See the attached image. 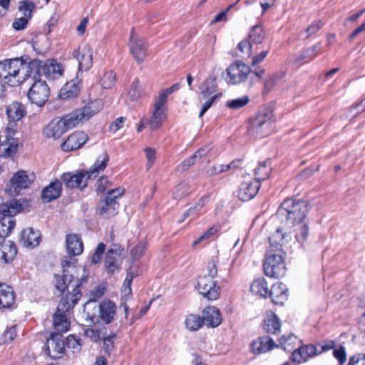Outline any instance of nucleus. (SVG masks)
<instances>
[{
  "label": "nucleus",
  "mask_w": 365,
  "mask_h": 365,
  "mask_svg": "<svg viewBox=\"0 0 365 365\" xmlns=\"http://www.w3.org/2000/svg\"><path fill=\"white\" fill-rule=\"evenodd\" d=\"M291 237L289 234L277 230L269 237V253L267 255L263 267L265 274L269 277L277 278L285 273V264L282 257V246L287 243Z\"/></svg>",
  "instance_id": "1"
},
{
  "label": "nucleus",
  "mask_w": 365,
  "mask_h": 365,
  "mask_svg": "<svg viewBox=\"0 0 365 365\" xmlns=\"http://www.w3.org/2000/svg\"><path fill=\"white\" fill-rule=\"evenodd\" d=\"M308 204L306 201L294 199H286L281 204L276 213L277 217L282 226L277 230H282L289 235L287 230L299 225L305 218Z\"/></svg>",
  "instance_id": "2"
},
{
  "label": "nucleus",
  "mask_w": 365,
  "mask_h": 365,
  "mask_svg": "<svg viewBox=\"0 0 365 365\" xmlns=\"http://www.w3.org/2000/svg\"><path fill=\"white\" fill-rule=\"evenodd\" d=\"M28 65L19 58L6 59L0 62V78L4 83L16 86L31 78L28 75Z\"/></svg>",
  "instance_id": "3"
},
{
  "label": "nucleus",
  "mask_w": 365,
  "mask_h": 365,
  "mask_svg": "<svg viewBox=\"0 0 365 365\" xmlns=\"http://www.w3.org/2000/svg\"><path fill=\"white\" fill-rule=\"evenodd\" d=\"M108 159V155L104 153L102 159H98L89 171L81 170L63 173L61 180L67 187L83 189L87 186L88 179L96 177L100 170H103L106 168Z\"/></svg>",
  "instance_id": "4"
},
{
  "label": "nucleus",
  "mask_w": 365,
  "mask_h": 365,
  "mask_svg": "<svg viewBox=\"0 0 365 365\" xmlns=\"http://www.w3.org/2000/svg\"><path fill=\"white\" fill-rule=\"evenodd\" d=\"M84 312L86 319L93 324L102 322L109 324L115 318L117 306L110 299H104L98 304L86 302L84 306Z\"/></svg>",
  "instance_id": "5"
},
{
  "label": "nucleus",
  "mask_w": 365,
  "mask_h": 365,
  "mask_svg": "<svg viewBox=\"0 0 365 365\" xmlns=\"http://www.w3.org/2000/svg\"><path fill=\"white\" fill-rule=\"evenodd\" d=\"M68 279V277L66 275L64 279L57 277L55 284L56 289L61 292H67L66 296L60 300L56 312L64 314L78 303V301L81 297L79 289L81 286V282L80 280H76L67 283Z\"/></svg>",
  "instance_id": "6"
},
{
  "label": "nucleus",
  "mask_w": 365,
  "mask_h": 365,
  "mask_svg": "<svg viewBox=\"0 0 365 365\" xmlns=\"http://www.w3.org/2000/svg\"><path fill=\"white\" fill-rule=\"evenodd\" d=\"M28 73L33 79L44 76L47 78L56 79L63 74V68L60 63L54 59H48L46 61L39 59H34L28 64Z\"/></svg>",
  "instance_id": "7"
},
{
  "label": "nucleus",
  "mask_w": 365,
  "mask_h": 365,
  "mask_svg": "<svg viewBox=\"0 0 365 365\" xmlns=\"http://www.w3.org/2000/svg\"><path fill=\"white\" fill-rule=\"evenodd\" d=\"M23 210V205L13 199L0 205V237H6L15 226L13 217Z\"/></svg>",
  "instance_id": "8"
},
{
  "label": "nucleus",
  "mask_w": 365,
  "mask_h": 365,
  "mask_svg": "<svg viewBox=\"0 0 365 365\" xmlns=\"http://www.w3.org/2000/svg\"><path fill=\"white\" fill-rule=\"evenodd\" d=\"M273 113L270 110H264L252 118L249 122L248 133L255 138H263L269 135L272 125Z\"/></svg>",
  "instance_id": "9"
},
{
  "label": "nucleus",
  "mask_w": 365,
  "mask_h": 365,
  "mask_svg": "<svg viewBox=\"0 0 365 365\" xmlns=\"http://www.w3.org/2000/svg\"><path fill=\"white\" fill-rule=\"evenodd\" d=\"M199 88L200 90L201 98L205 100L199 113V118H201L212 106V103L221 96V93H215L217 91V86L215 83V77L214 76H210L202 83Z\"/></svg>",
  "instance_id": "10"
},
{
  "label": "nucleus",
  "mask_w": 365,
  "mask_h": 365,
  "mask_svg": "<svg viewBox=\"0 0 365 365\" xmlns=\"http://www.w3.org/2000/svg\"><path fill=\"white\" fill-rule=\"evenodd\" d=\"M35 175L33 173L29 174L27 172L20 170L16 173L10 180L9 187L6 192L9 195H19L23 190L26 189L34 181Z\"/></svg>",
  "instance_id": "11"
},
{
  "label": "nucleus",
  "mask_w": 365,
  "mask_h": 365,
  "mask_svg": "<svg viewBox=\"0 0 365 365\" xmlns=\"http://www.w3.org/2000/svg\"><path fill=\"white\" fill-rule=\"evenodd\" d=\"M35 81L28 91V98L31 103L41 107L48 100L50 89L45 81L34 79Z\"/></svg>",
  "instance_id": "12"
},
{
  "label": "nucleus",
  "mask_w": 365,
  "mask_h": 365,
  "mask_svg": "<svg viewBox=\"0 0 365 365\" xmlns=\"http://www.w3.org/2000/svg\"><path fill=\"white\" fill-rule=\"evenodd\" d=\"M251 70L248 66L242 61H236L227 68V82L230 84H238L244 82Z\"/></svg>",
  "instance_id": "13"
},
{
  "label": "nucleus",
  "mask_w": 365,
  "mask_h": 365,
  "mask_svg": "<svg viewBox=\"0 0 365 365\" xmlns=\"http://www.w3.org/2000/svg\"><path fill=\"white\" fill-rule=\"evenodd\" d=\"M130 52L138 63L143 61L147 56L148 46L145 40L138 36L132 29L128 43Z\"/></svg>",
  "instance_id": "14"
},
{
  "label": "nucleus",
  "mask_w": 365,
  "mask_h": 365,
  "mask_svg": "<svg viewBox=\"0 0 365 365\" xmlns=\"http://www.w3.org/2000/svg\"><path fill=\"white\" fill-rule=\"evenodd\" d=\"M197 287L199 293L208 300H215L220 295V287L216 282L206 275L198 279Z\"/></svg>",
  "instance_id": "15"
},
{
  "label": "nucleus",
  "mask_w": 365,
  "mask_h": 365,
  "mask_svg": "<svg viewBox=\"0 0 365 365\" xmlns=\"http://www.w3.org/2000/svg\"><path fill=\"white\" fill-rule=\"evenodd\" d=\"M65 350V342L63 336L59 333H53L47 339L45 351L53 359L63 356Z\"/></svg>",
  "instance_id": "16"
},
{
  "label": "nucleus",
  "mask_w": 365,
  "mask_h": 365,
  "mask_svg": "<svg viewBox=\"0 0 365 365\" xmlns=\"http://www.w3.org/2000/svg\"><path fill=\"white\" fill-rule=\"evenodd\" d=\"M4 140L0 143V155L4 158L14 155L18 149V140L13 138L14 130L13 128L6 127Z\"/></svg>",
  "instance_id": "17"
},
{
  "label": "nucleus",
  "mask_w": 365,
  "mask_h": 365,
  "mask_svg": "<svg viewBox=\"0 0 365 365\" xmlns=\"http://www.w3.org/2000/svg\"><path fill=\"white\" fill-rule=\"evenodd\" d=\"M73 56L78 61V70L80 71H86L91 68L93 65V51L91 47L88 45L80 46L77 51L73 52Z\"/></svg>",
  "instance_id": "18"
},
{
  "label": "nucleus",
  "mask_w": 365,
  "mask_h": 365,
  "mask_svg": "<svg viewBox=\"0 0 365 365\" xmlns=\"http://www.w3.org/2000/svg\"><path fill=\"white\" fill-rule=\"evenodd\" d=\"M123 250V249L118 245H113L108 250L105 259V267L108 272H114L119 269Z\"/></svg>",
  "instance_id": "19"
},
{
  "label": "nucleus",
  "mask_w": 365,
  "mask_h": 365,
  "mask_svg": "<svg viewBox=\"0 0 365 365\" xmlns=\"http://www.w3.org/2000/svg\"><path fill=\"white\" fill-rule=\"evenodd\" d=\"M88 139V135L84 132L73 133L61 144V148L66 152L76 150L84 145Z\"/></svg>",
  "instance_id": "20"
},
{
  "label": "nucleus",
  "mask_w": 365,
  "mask_h": 365,
  "mask_svg": "<svg viewBox=\"0 0 365 365\" xmlns=\"http://www.w3.org/2000/svg\"><path fill=\"white\" fill-rule=\"evenodd\" d=\"M259 182L257 181H245L240 185L237 196L242 201H248L252 199L259 189Z\"/></svg>",
  "instance_id": "21"
},
{
  "label": "nucleus",
  "mask_w": 365,
  "mask_h": 365,
  "mask_svg": "<svg viewBox=\"0 0 365 365\" xmlns=\"http://www.w3.org/2000/svg\"><path fill=\"white\" fill-rule=\"evenodd\" d=\"M317 355V347L315 346H301L292 352V360L295 363L300 364Z\"/></svg>",
  "instance_id": "22"
},
{
  "label": "nucleus",
  "mask_w": 365,
  "mask_h": 365,
  "mask_svg": "<svg viewBox=\"0 0 365 365\" xmlns=\"http://www.w3.org/2000/svg\"><path fill=\"white\" fill-rule=\"evenodd\" d=\"M279 346L274 340L267 336L257 338L251 344L252 351L255 354H261L266 353L273 348Z\"/></svg>",
  "instance_id": "23"
},
{
  "label": "nucleus",
  "mask_w": 365,
  "mask_h": 365,
  "mask_svg": "<svg viewBox=\"0 0 365 365\" xmlns=\"http://www.w3.org/2000/svg\"><path fill=\"white\" fill-rule=\"evenodd\" d=\"M288 289L287 286L282 282H278L272 286L271 289H269L268 296L271 297L274 304L282 305L287 299Z\"/></svg>",
  "instance_id": "24"
},
{
  "label": "nucleus",
  "mask_w": 365,
  "mask_h": 365,
  "mask_svg": "<svg viewBox=\"0 0 365 365\" xmlns=\"http://www.w3.org/2000/svg\"><path fill=\"white\" fill-rule=\"evenodd\" d=\"M66 131L65 124L63 123L61 119L55 118L48 124L43 132L46 138L58 139Z\"/></svg>",
  "instance_id": "25"
},
{
  "label": "nucleus",
  "mask_w": 365,
  "mask_h": 365,
  "mask_svg": "<svg viewBox=\"0 0 365 365\" xmlns=\"http://www.w3.org/2000/svg\"><path fill=\"white\" fill-rule=\"evenodd\" d=\"M6 113L10 120L7 127L13 128L15 130V121L21 120L26 115V110L21 103L14 102L7 108Z\"/></svg>",
  "instance_id": "26"
},
{
  "label": "nucleus",
  "mask_w": 365,
  "mask_h": 365,
  "mask_svg": "<svg viewBox=\"0 0 365 365\" xmlns=\"http://www.w3.org/2000/svg\"><path fill=\"white\" fill-rule=\"evenodd\" d=\"M17 254V249L14 242L3 240L0 243V261L3 263L11 262Z\"/></svg>",
  "instance_id": "27"
},
{
  "label": "nucleus",
  "mask_w": 365,
  "mask_h": 365,
  "mask_svg": "<svg viewBox=\"0 0 365 365\" xmlns=\"http://www.w3.org/2000/svg\"><path fill=\"white\" fill-rule=\"evenodd\" d=\"M62 191V183L60 180H56L44 187L41 192L42 200L45 202H50L58 198Z\"/></svg>",
  "instance_id": "28"
},
{
  "label": "nucleus",
  "mask_w": 365,
  "mask_h": 365,
  "mask_svg": "<svg viewBox=\"0 0 365 365\" xmlns=\"http://www.w3.org/2000/svg\"><path fill=\"white\" fill-rule=\"evenodd\" d=\"M203 324L211 327H216L221 323L220 311L215 307H207L202 311Z\"/></svg>",
  "instance_id": "29"
},
{
  "label": "nucleus",
  "mask_w": 365,
  "mask_h": 365,
  "mask_svg": "<svg viewBox=\"0 0 365 365\" xmlns=\"http://www.w3.org/2000/svg\"><path fill=\"white\" fill-rule=\"evenodd\" d=\"M15 300L13 288L6 284L0 283V309L9 308Z\"/></svg>",
  "instance_id": "30"
},
{
  "label": "nucleus",
  "mask_w": 365,
  "mask_h": 365,
  "mask_svg": "<svg viewBox=\"0 0 365 365\" xmlns=\"http://www.w3.org/2000/svg\"><path fill=\"white\" fill-rule=\"evenodd\" d=\"M40 233L33 228H27L22 231L20 242L25 247H34L39 244Z\"/></svg>",
  "instance_id": "31"
},
{
  "label": "nucleus",
  "mask_w": 365,
  "mask_h": 365,
  "mask_svg": "<svg viewBox=\"0 0 365 365\" xmlns=\"http://www.w3.org/2000/svg\"><path fill=\"white\" fill-rule=\"evenodd\" d=\"M66 249L70 255H79L83 252V245L81 237L76 234L66 236Z\"/></svg>",
  "instance_id": "32"
},
{
  "label": "nucleus",
  "mask_w": 365,
  "mask_h": 365,
  "mask_svg": "<svg viewBox=\"0 0 365 365\" xmlns=\"http://www.w3.org/2000/svg\"><path fill=\"white\" fill-rule=\"evenodd\" d=\"M101 109V103L98 101L91 102L83 106L81 109H78L83 121L89 120L93 115L98 113Z\"/></svg>",
  "instance_id": "33"
},
{
  "label": "nucleus",
  "mask_w": 365,
  "mask_h": 365,
  "mask_svg": "<svg viewBox=\"0 0 365 365\" xmlns=\"http://www.w3.org/2000/svg\"><path fill=\"white\" fill-rule=\"evenodd\" d=\"M53 322L56 333L61 334L68 330L70 322L66 314L56 312L53 317Z\"/></svg>",
  "instance_id": "34"
},
{
  "label": "nucleus",
  "mask_w": 365,
  "mask_h": 365,
  "mask_svg": "<svg viewBox=\"0 0 365 365\" xmlns=\"http://www.w3.org/2000/svg\"><path fill=\"white\" fill-rule=\"evenodd\" d=\"M271 170V165L269 160L259 162L254 170L255 181L259 182L261 180H265L267 179Z\"/></svg>",
  "instance_id": "35"
},
{
  "label": "nucleus",
  "mask_w": 365,
  "mask_h": 365,
  "mask_svg": "<svg viewBox=\"0 0 365 365\" xmlns=\"http://www.w3.org/2000/svg\"><path fill=\"white\" fill-rule=\"evenodd\" d=\"M264 326L267 333L277 334L280 329L281 324L277 316L274 313L270 312L267 314Z\"/></svg>",
  "instance_id": "36"
},
{
  "label": "nucleus",
  "mask_w": 365,
  "mask_h": 365,
  "mask_svg": "<svg viewBox=\"0 0 365 365\" xmlns=\"http://www.w3.org/2000/svg\"><path fill=\"white\" fill-rule=\"evenodd\" d=\"M165 109L154 108L152 112V116L147 120V123L151 130H156L161 126L162 123L165 119Z\"/></svg>",
  "instance_id": "37"
},
{
  "label": "nucleus",
  "mask_w": 365,
  "mask_h": 365,
  "mask_svg": "<svg viewBox=\"0 0 365 365\" xmlns=\"http://www.w3.org/2000/svg\"><path fill=\"white\" fill-rule=\"evenodd\" d=\"M250 291L254 294L267 297L268 296L269 288L266 280L264 278L255 279L250 286Z\"/></svg>",
  "instance_id": "38"
},
{
  "label": "nucleus",
  "mask_w": 365,
  "mask_h": 365,
  "mask_svg": "<svg viewBox=\"0 0 365 365\" xmlns=\"http://www.w3.org/2000/svg\"><path fill=\"white\" fill-rule=\"evenodd\" d=\"M118 204L116 201L111 200V198L106 197L100 207L99 213L106 217L113 216L116 213Z\"/></svg>",
  "instance_id": "39"
},
{
  "label": "nucleus",
  "mask_w": 365,
  "mask_h": 365,
  "mask_svg": "<svg viewBox=\"0 0 365 365\" xmlns=\"http://www.w3.org/2000/svg\"><path fill=\"white\" fill-rule=\"evenodd\" d=\"M61 119L63 121V123L65 124V127L67 130L78 125L80 123L83 122L78 110L65 115Z\"/></svg>",
  "instance_id": "40"
},
{
  "label": "nucleus",
  "mask_w": 365,
  "mask_h": 365,
  "mask_svg": "<svg viewBox=\"0 0 365 365\" xmlns=\"http://www.w3.org/2000/svg\"><path fill=\"white\" fill-rule=\"evenodd\" d=\"M248 38L249 42H251V45L253 43L260 44L265 38V33L261 26L255 25L250 30Z\"/></svg>",
  "instance_id": "41"
},
{
  "label": "nucleus",
  "mask_w": 365,
  "mask_h": 365,
  "mask_svg": "<svg viewBox=\"0 0 365 365\" xmlns=\"http://www.w3.org/2000/svg\"><path fill=\"white\" fill-rule=\"evenodd\" d=\"M79 88L74 83H68L59 91V97L61 99H70L76 98L78 94Z\"/></svg>",
  "instance_id": "42"
},
{
  "label": "nucleus",
  "mask_w": 365,
  "mask_h": 365,
  "mask_svg": "<svg viewBox=\"0 0 365 365\" xmlns=\"http://www.w3.org/2000/svg\"><path fill=\"white\" fill-rule=\"evenodd\" d=\"M185 327L190 331L198 330L203 324L202 319L197 314H189L185 319Z\"/></svg>",
  "instance_id": "43"
},
{
  "label": "nucleus",
  "mask_w": 365,
  "mask_h": 365,
  "mask_svg": "<svg viewBox=\"0 0 365 365\" xmlns=\"http://www.w3.org/2000/svg\"><path fill=\"white\" fill-rule=\"evenodd\" d=\"M298 341L297 337L294 334L284 335L279 339V345L284 351H291Z\"/></svg>",
  "instance_id": "44"
},
{
  "label": "nucleus",
  "mask_w": 365,
  "mask_h": 365,
  "mask_svg": "<svg viewBox=\"0 0 365 365\" xmlns=\"http://www.w3.org/2000/svg\"><path fill=\"white\" fill-rule=\"evenodd\" d=\"M36 8V4L29 0H24L19 2V10L23 14L24 17L30 19L32 12Z\"/></svg>",
  "instance_id": "45"
},
{
  "label": "nucleus",
  "mask_w": 365,
  "mask_h": 365,
  "mask_svg": "<svg viewBox=\"0 0 365 365\" xmlns=\"http://www.w3.org/2000/svg\"><path fill=\"white\" fill-rule=\"evenodd\" d=\"M133 279V274L131 272H128L121 289V298L124 301H127L132 294L130 285Z\"/></svg>",
  "instance_id": "46"
},
{
  "label": "nucleus",
  "mask_w": 365,
  "mask_h": 365,
  "mask_svg": "<svg viewBox=\"0 0 365 365\" xmlns=\"http://www.w3.org/2000/svg\"><path fill=\"white\" fill-rule=\"evenodd\" d=\"M61 265H62V267H63V276L61 277V276H58V275H55V282H56V278L57 277H59L60 279H64L66 277V275L68 277V279L67 280V283H70V282H73V281H76V280H80L81 282V284L83 283V281L86 280V276L84 277H81V279H78V278H75L73 276V274H69V270L68 269H66V267H69L70 266V261L68 260L67 259H63L62 262H61Z\"/></svg>",
  "instance_id": "47"
},
{
  "label": "nucleus",
  "mask_w": 365,
  "mask_h": 365,
  "mask_svg": "<svg viewBox=\"0 0 365 365\" xmlns=\"http://www.w3.org/2000/svg\"><path fill=\"white\" fill-rule=\"evenodd\" d=\"M250 101L248 96H243L241 98L230 100L227 102V107L232 110H237L245 106Z\"/></svg>",
  "instance_id": "48"
},
{
  "label": "nucleus",
  "mask_w": 365,
  "mask_h": 365,
  "mask_svg": "<svg viewBox=\"0 0 365 365\" xmlns=\"http://www.w3.org/2000/svg\"><path fill=\"white\" fill-rule=\"evenodd\" d=\"M129 97L131 101H137L143 95V90L140 88L138 80H135L130 86V89L128 92Z\"/></svg>",
  "instance_id": "49"
},
{
  "label": "nucleus",
  "mask_w": 365,
  "mask_h": 365,
  "mask_svg": "<svg viewBox=\"0 0 365 365\" xmlns=\"http://www.w3.org/2000/svg\"><path fill=\"white\" fill-rule=\"evenodd\" d=\"M101 84L103 88L108 89L113 87L115 83V75L110 71L106 72L101 78Z\"/></svg>",
  "instance_id": "50"
},
{
  "label": "nucleus",
  "mask_w": 365,
  "mask_h": 365,
  "mask_svg": "<svg viewBox=\"0 0 365 365\" xmlns=\"http://www.w3.org/2000/svg\"><path fill=\"white\" fill-rule=\"evenodd\" d=\"M66 346L73 353H78L81 349V339L75 335H69L67 337Z\"/></svg>",
  "instance_id": "51"
},
{
  "label": "nucleus",
  "mask_w": 365,
  "mask_h": 365,
  "mask_svg": "<svg viewBox=\"0 0 365 365\" xmlns=\"http://www.w3.org/2000/svg\"><path fill=\"white\" fill-rule=\"evenodd\" d=\"M189 185L185 182H182L178 185L173 192V197L175 200H181L183 197L189 193Z\"/></svg>",
  "instance_id": "52"
},
{
  "label": "nucleus",
  "mask_w": 365,
  "mask_h": 365,
  "mask_svg": "<svg viewBox=\"0 0 365 365\" xmlns=\"http://www.w3.org/2000/svg\"><path fill=\"white\" fill-rule=\"evenodd\" d=\"M106 287L103 284L98 285L91 290L89 294V300L87 302L96 303V300L101 298L105 292Z\"/></svg>",
  "instance_id": "53"
},
{
  "label": "nucleus",
  "mask_w": 365,
  "mask_h": 365,
  "mask_svg": "<svg viewBox=\"0 0 365 365\" xmlns=\"http://www.w3.org/2000/svg\"><path fill=\"white\" fill-rule=\"evenodd\" d=\"M323 26V24L320 21H314L310 26H309L306 30L300 33V35L303 36L305 35L304 38H307L312 35L316 34Z\"/></svg>",
  "instance_id": "54"
},
{
  "label": "nucleus",
  "mask_w": 365,
  "mask_h": 365,
  "mask_svg": "<svg viewBox=\"0 0 365 365\" xmlns=\"http://www.w3.org/2000/svg\"><path fill=\"white\" fill-rule=\"evenodd\" d=\"M298 226H299V228L295 230V237L297 240L302 244L307 238L309 234V227L307 226V225H301V223Z\"/></svg>",
  "instance_id": "55"
},
{
  "label": "nucleus",
  "mask_w": 365,
  "mask_h": 365,
  "mask_svg": "<svg viewBox=\"0 0 365 365\" xmlns=\"http://www.w3.org/2000/svg\"><path fill=\"white\" fill-rule=\"evenodd\" d=\"M170 94L166 92V91L162 90L159 93V96L155 98V103H154V108L158 109H165V105L167 102V98Z\"/></svg>",
  "instance_id": "56"
},
{
  "label": "nucleus",
  "mask_w": 365,
  "mask_h": 365,
  "mask_svg": "<svg viewBox=\"0 0 365 365\" xmlns=\"http://www.w3.org/2000/svg\"><path fill=\"white\" fill-rule=\"evenodd\" d=\"M115 339L116 335L115 334H110L103 339V349L105 352L109 355L114 348Z\"/></svg>",
  "instance_id": "57"
},
{
  "label": "nucleus",
  "mask_w": 365,
  "mask_h": 365,
  "mask_svg": "<svg viewBox=\"0 0 365 365\" xmlns=\"http://www.w3.org/2000/svg\"><path fill=\"white\" fill-rule=\"evenodd\" d=\"M106 245L103 243H99L91 257L93 264H98L101 262L102 255L105 252Z\"/></svg>",
  "instance_id": "58"
},
{
  "label": "nucleus",
  "mask_w": 365,
  "mask_h": 365,
  "mask_svg": "<svg viewBox=\"0 0 365 365\" xmlns=\"http://www.w3.org/2000/svg\"><path fill=\"white\" fill-rule=\"evenodd\" d=\"M146 250V244L145 242H140L131 250V256L133 259H137L143 256Z\"/></svg>",
  "instance_id": "59"
},
{
  "label": "nucleus",
  "mask_w": 365,
  "mask_h": 365,
  "mask_svg": "<svg viewBox=\"0 0 365 365\" xmlns=\"http://www.w3.org/2000/svg\"><path fill=\"white\" fill-rule=\"evenodd\" d=\"M319 50L317 45L312 46L302 52L294 60L295 63H299L307 57L312 56L314 52Z\"/></svg>",
  "instance_id": "60"
},
{
  "label": "nucleus",
  "mask_w": 365,
  "mask_h": 365,
  "mask_svg": "<svg viewBox=\"0 0 365 365\" xmlns=\"http://www.w3.org/2000/svg\"><path fill=\"white\" fill-rule=\"evenodd\" d=\"M333 355L339 361L340 365H343L346 360V350L342 346L335 349L333 351Z\"/></svg>",
  "instance_id": "61"
},
{
  "label": "nucleus",
  "mask_w": 365,
  "mask_h": 365,
  "mask_svg": "<svg viewBox=\"0 0 365 365\" xmlns=\"http://www.w3.org/2000/svg\"><path fill=\"white\" fill-rule=\"evenodd\" d=\"M217 232V227H210L203 235H202L200 237H198L197 240H195L193 242L192 246H195V245H198L199 243H200L202 241L210 238L215 234H216Z\"/></svg>",
  "instance_id": "62"
},
{
  "label": "nucleus",
  "mask_w": 365,
  "mask_h": 365,
  "mask_svg": "<svg viewBox=\"0 0 365 365\" xmlns=\"http://www.w3.org/2000/svg\"><path fill=\"white\" fill-rule=\"evenodd\" d=\"M196 161V156H190V158L183 160L180 164L177 166V170L184 172L187 170L190 166L194 165Z\"/></svg>",
  "instance_id": "63"
},
{
  "label": "nucleus",
  "mask_w": 365,
  "mask_h": 365,
  "mask_svg": "<svg viewBox=\"0 0 365 365\" xmlns=\"http://www.w3.org/2000/svg\"><path fill=\"white\" fill-rule=\"evenodd\" d=\"M29 19L21 16L16 18L13 22L12 26L15 30L19 31L24 29L28 24Z\"/></svg>",
  "instance_id": "64"
}]
</instances>
